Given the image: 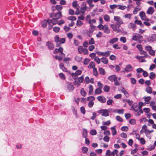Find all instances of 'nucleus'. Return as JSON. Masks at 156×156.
Instances as JSON below:
<instances>
[{
  "label": "nucleus",
  "mask_w": 156,
  "mask_h": 156,
  "mask_svg": "<svg viewBox=\"0 0 156 156\" xmlns=\"http://www.w3.org/2000/svg\"><path fill=\"white\" fill-rule=\"evenodd\" d=\"M60 30V28L57 27H53V30L55 33L58 32Z\"/></svg>",
  "instance_id": "obj_40"
},
{
  "label": "nucleus",
  "mask_w": 156,
  "mask_h": 156,
  "mask_svg": "<svg viewBox=\"0 0 156 156\" xmlns=\"http://www.w3.org/2000/svg\"><path fill=\"white\" fill-rule=\"evenodd\" d=\"M94 104V102L92 101H90L88 103V106L89 108L92 107Z\"/></svg>",
  "instance_id": "obj_64"
},
{
  "label": "nucleus",
  "mask_w": 156,
  "mask_h": 156,
  "mask_svg": "<svg viewBox=\"0 0 156 156\" xmlns=\"http://www.w3.org/2000/svg\"><path fill=\"white\" fill-rule=\"evenodd\" d=\"M121 129L122 131H127L128 129V128L127 126H123L121 127Z\"/></svg>",
  "instance_id": "obj_52"
},
{
  "label": "nucleus",
  "mask_w": 156,
  "mask_h": 156,
  "mask_svg": "<svg viewBox=\"0 0 156 156\" xmlns=\"http://www.w3.org/2000/svg\"><path fill=\"white\" fill-rule=\"evenodd\" d=\"M104 141L106 142H108L109 141L110 137L107 136H105L103 138Z\"/></svg>",
  "instance_id": "obj_44"
},
{
  "label": "nucleus",
  "mask_w": 156,
  "mask_h": 156,
  "mask_svg": "<svg viewBox=\"0 0 156 156\" xmlns=\"http://www.w3.org/2000/svg\"><path fill=\"white\" fill-rule=\"evenodd\" d=\"M156 67V65L155 64H153L151 65L150 66L149 69L150 70H153Z\"/></svg>",
  "instance_id": "obj_60"
},
{
  "label": "nucleus",
  "mask_w": 156,
  "mask_h": 156,
  "mask_svg": "<svg viewBox=\"0 0 156 156\" xmlns=\"http://www.w3.org/2000/svg\"><path fill=\"white\" fill-rule=\"evenodd\" d=\"M129 123L132 125H134L136 123V120L134 119H131L129 121Z\"/></svg>",
  "instance_id": "obj_55"
},
{
  "label": "nucleus",
  "mask_w": 156,
  "mask_h": 156,
  "mask_svg": "<svg viewBox=\"0 0 156 156\" xmlns=\"http://www.w3.org/2000/svg\"><path fill=\"white\" fill-rule=\"evenodd\" d=\"M120 136L124 138H126L127 137V134L124 133H121L120 134Z\"/></svg>",
  "instance_id": "obj_59"
},
{
  "label": "nucleus",
  "mask_w": 156,
  "mask_h": 156,
  "mask_svg": "<svg viewBox=\"0 0 156 156\" xmlns=\"http://www.w3.org/2000/svg\"><path fill=\"white\" fill-rule=\"evenodd\" d=\"M151 99V98L150 97L148 96L147 97H145L144 98V100L146 102V103L148 104L149 103V101Z\"/></svg>",
  "instance_id": "obj_42"
},
{
  "label": "nucleus",
  "mask_w": 156,
  "mask_h": 156,
  "mask_svg": "<svg viewBox=\"0 0 156 156\" xmlns=\"http://www.w3.org/2000/svg\"><path fill=\"white\" fill-rule=\"evenodd\" d=\"M154 8L152 7H150L147 11V13L148 14H152L154 13Z\"/></svg>",
  "instance_id": "obj_11"
},
{
  "label": "nucleus",
  "mask_w": 156,
  "mask_h": 156,
  "mask_svg": "<svg viewBox=\"0 0 156 156\" xmlns=\"http://www.w3.org/2000/svg\"><path fill=\"white\" fill-rule=\"evenodd\" d=\"M53 8H56L58 11H60L62 9V7L61 5H57L55 6L53 5Z\"/></svg>",
  "instance_id": "obj_24"
},
{
  "label": "nucleus",
  "mask_w": 156,
  "mask_h": 156,
  "mask_svg": "<svg viewBox=\"0 0 156 156\" xmlns=\"http://www.w3.org/2000/svg\"><path fill=\"white\" fill-rule=\"evenodd\" d=\"M80 110L81 112L83 114H85V110L83 106H82L80 108Z\"/></svg>",
  "instance_id": "obj_61"
},
{
  "label": "nucleus",
  "mask_w": 156,
  "mask_h": 156,
  "mask_svg": "<svg viewBox=\"0 0 156 156\" xmlns=\"http://www.w3.org/2000/svg\"><path fill=\"white\" fill-rule=\"evenodd\" d=\"M104 91L105 92H108L109 90V87L107 85H105L103 88Z\"/></svg>",
  "instance_id": "obj_41"
},
{
  "label": "nucleus",
  "mask_w": 156,
  "mask_h": 156,
  "mask_svg": "<svg viewBox=\"0 0 156 156\" xmlns=\"http://www.w3.org/2000/svg\"><path fill=\"white\" fill-rule=\"evenodd\" d=\"M82 59V57L78 56H76L75 58V60L78 62L81 61Z\"/></svg>",
  "instance_id": "obj_36"
},
{
  "label": "nucleus",
  "mask_w": 156,
  "mask_h": 156,
  "mask_svg": "<svg viewBox=\"0 0 156 156\" xmlns=\"http://www.w3.org/2000/svg\"><path fill=\"white\" fill-rule=\"evenodd\" d=\"M62 16V12L60 11H58L56 13H54V18L58 20L61 18Z\"/></svg>",
  "instance_id": "obj_7"
},
{
  "label": "nucleus",
  "mask_w": 156,
  "mask_h": 156,
  "mask_svg": "<svg viewBox=\"0 0 156 156\" xmlns=\"http://www.w3.org/2000/svg\"><path fill=\"white\" fill-rule=\"evenodd\" d=\"M118 40V39L117 37L114 38L110 40L109 43L110 44H113L114 43L117 42Z\"/></svg>",
  "instance_id": "obj_23"
},
{
  "label": "nucleus",
  "mask_w": 156,
  "mask_h": 156,
  "mask_svg": "<svg viewBox=\"0 0 156 156\" xmlns=\"http://www.w3.org/2000/svg\"><path fill=\"white\" fill-rule=\"evenodd\" d=\"M82 73V71L80 70H77L75 73H72L71 74V76L74 80L77 79V76L80 75Z\"/></svg>",
  "instance_id": "obj_3"
},
{
  "label": "nucleus",
  "mask_w": 156,
  "mask_h": 156,
  "mask_svg": "<svg viewBox=\"0 0 156 156\" xmlns=\"http://www.w3.org/2000/svg\"><path fill=\"white\" fill-rule=\"evenodd\" d=\"M156 76V75L153 72H151L150 73L149 77L150 79L151 80H153L154 79Z\"/></svg>",
  "instance_id": "obj_28"
},
{
  "label": "nucleus",
  "mask_w": 156,
  "mask_h": 156,
  "mask_svg": "<svg viewBox=\"0 0 156 156\" xmlns=\"http://www.w3.org/2000/svg\"><path fill=\"white\" fill-rule=\"evenodd\" d=\"M108 79L110 81L113 82L117 79V76L115 75H113L110 76L108 78Z\"/></svg>",
  "instance_id": "obj_13"
},
{
  "label": "nucleus",
  "mask_w": 156,
  "mask_h": 156,
  "mask_svg": "<svg viewBox=\"0 0 156 156\" xmlns=\"http://www.w3.org/2000/svg\"><path fill=\"white\" fill-rule=\"evenodd\" d=\"M133 69V67L130 65L128 64L126 66L124 70L122 72H123L128 73L132 71Z\"/></svg>",
  "instance_id": "obj_4"
},
{
  "label": "nucleus",
  "mask_w": 156,
  "mask_h": 156,
  "mask_svg": "<svg viewBox=\"0 0 156 156\" xmlns=\"http://www.w3.org/2000/svg\"><path fill=\"white\" fill-rule=\"evenodd\" d=\"M111 51H108L105 52H104L103 56L108 57L110 55V53Z\"/></svg>",
  "instance_id": "obj_49"
},
{
  "label": "nucleus",
  "mask_w": 156,
  "mask_h": 156,
  "mask_svg": "<svg viewBox=\"0 0 156 156\" xmlns=\"http://www.w3.org/2000/svg\"><path fill=\"white\" fill-rule=\"evenodd\" d=\"M97 131L95 129H92L91 130L90 133L92 135H95L97 134Z\"/></svg>",
  "instance_id": "obj_56"
},
{
  "label": "nucleus",
  "mask_w": 156,
  "mask_h": 156,
  "mask_svg": "<svg viewBox=\"0 0 156 156\" xmlns=\"http://www.w3.org/2000/svg\"><path fill=\"white\" fill-rule=\"evenodd\" d=\"M97 100L100 102L105 103L106 102V99L103 96H100L97 97Z\"/></svg>",
  "instance_id": "obj_6"
},
{
  "label": "nucleus",
  "mask_w": 156,
  "mask_h": 156,
  "mask_svg": "<svg viewBox=\"0 0 156 156\" xmlns=\"http://www.w3.org/2000/svg\"><path fill=\"white\" fill-rule=\"evenodd\" d=\"M63 51V48L61 47H60L59 48H55L53 51V53L54 54H56L58 52L60 53L61 52Z\"/></svg>",
  "instance_id": "obj_15"
},
{
  "label": "nucleus",
  "mask_w": 156,
  "mask_h": 156,
  "mask_svg": "<svg viewBox=\"0 0 156 156\" xmlns=\"http://www.w3.org/2000/svg\"><path fill=\"white\" fill-rule=\"evenodd\" d=\"M145 91L148 93L151 94L152 92V88L150 87H148L146 88Z\"/></svg>",
  "instance_id": "obj_26"
},
{
  "label": "nucleus",
  "mask_w": 156,
  "mask_h": 156,
  "mask_svg": "<svg viewBox=\"0 0 156 156\" xmlns=\"http://www.w3.org/2000/svg\"><path fill=\"white\" fill-rule=\"evenodd\" d=\"M83 24V22L81 21L78 20L77 21L76 23V25L78 27H80Z\"/></svg>",
  "instance_id": "obj_39"
},
{
  "label": "nucleus",
  "mask_w": 156,
  "mask_h": 156,
  "mask_svg": "<svg viewBox=\"0 0 156 156\" xmlns=\"http://www.w3.org/2000/svg\"><path fill=\"white\" fill-rule=\"evenodd\" d=\"M93 69V75L95 76H97L98 75V72L97 69L96 68H94Z\"/></svg>",
  "instance_id": "obj_33"
},
{
  "label": "nucleus",
  "mask_w": 156,
  "mask_h": 156,
  "mask_svg": "<svg viewBox=\"0 0 156 156\" xmlns=\"http://www.w3.org/2000/svg\"><path fill=\"white\" fill-rule=\"evenodd\" d=\"M48 24L50 25L51 23H52L53 25H55L57 23L58 20L54 18H53L51 20L48 21Z\"/></svg>",
  "instance_id": "obj_10"
},
{
  "label": "nucleus",
  "mask_w": 156,
  "mask_h": 156,
  "mask_svg": "<svg viewBox=\"0 0 156 156\" xmlns=\"http://www.w3.org/2000/svg\"><path fill=\"white\" fill-rule=\"evenodd\" d=\"M111 27L114 31H116L117 30L118 25L116 24H112L111 25Z\"/></svg>",
  "instance_id": "obj_16"
},
{
  "label": "nucleus",
  "mask_w": 156,
  "mask_h": 156,
  "mask_svg": "<svg viewBox=\"0 0 156 156\" xmlns=\"http://www.w3.org/2000/svg\"><path fill=\"white\" fill-rule=\"evenodd\" d=\"M114 20L117 22L116 24L118 25V28H119L121 24H123V22L122 19L119 16H114Z\"/></svg>",
  "instance_id": "obj_1"
},
{
  "label": "nucleus",
  "mask_w": 156,
  "mask_h": 156,
  "mask_svg": "<svg viewBox=\"0 0 156 156\" xmlns=\"http://www.w3.org/2000/svg\"><path fill=\"white\" fill-rule=\"evenodd\" d=\"M83 137L86 138L87 136V130L85 129H84L83 130L82 133Z\"/></svg>",
  "instance_id": "obj_17"
},
{
  "label": "nucleus",
  "mask_w": 156,
  "mask_h": 156,
  "mask_svg": "<svg viewBox=\"0 0 156 156\" xmlns=\"http://www.w3.org/2000/svg\"><path fill=\"white\" fill-rule=\"evenodd\" d=\"M90 60L87 58H85L83 61V63L85 65H87L90 62Z\"/></svg>",
  "instance_id": "obj_48"
},
{
  "label": "nucleus",
  "mask_w": 156,
  "mask_h": 156,
  "mask_svg": "<svg viewBox=\"0 0 156 156\" xmlns=\"http://www.w3.org/2000/svg\"><path fill=\"white\" fill-rule=\"evenodd\" d=\"M67 88L69 91H71L73 90L74 88L73 85L70 83H68Z\"/></svg>",
  "instance_id": "obj_12"
},
{
  "label": "nucleus",
  "mask_w": 156,
  "mask_h": 156,
  "mask_svg": "<svg viewBox=\"0 0 156 156\" xmlns=\"http://www.w3.org/2000/svg\"><path fill=\"white\" fill-rule=\"evenodd\" d=\"M98 113L101 114L102 116L107 117L109 115V112L107 109H101L97 111Z\"/></svg>",
  "instance_id": "obj_2"
},
{
  "label": "nucleus",
  "mask_w": 156,
  "mask_h": 156,
  "mask_svg": "<svg viewBox=\"0 0 156 156\" xmlns=\"http://www.w3.org/2000/svg\"><path fill=\"white\" fill-rule=\"evenodd\" d=\"M104 18L106 21L108 22L110 20V17L108 15L106 14L104 16Z\"/></svg>",
  "instance_id": "obj_37"
},
{
  "label": "nucleus",
  "mask_w": 156,
  "mask_h": 156,
  "mask_svg": "<svg viewBox=\"0 0 156 156\" xmlns=\"http://www.w3.org/2000/svg\"><path fill=\"white\" fill-rule=\"evenodd\" d=\"M95 44V41L93 38H91L89 41V44L90 45L93 44Z\"/></svg>",
  "instance_id": "obj_53"
},
{
  "label": "nucleus",
  "mask_w": 156,
  "mask_h": 156,
  "mask_svg": "<svg viewBox=\"0 0 156 156\" xmlns=\"http://www.w3.org/2000/svg\"><path fill=\"white\" fill-rule=\"evenodd\" d=\"M141 51V52H140V54L144 55V56H142L143 57H146L149 56L147 54V52L146 51L142 50V51Z\"/></svg>",
  "instance_id": "obj_34"
},
{
  "label": "nucleus",
  "mask_w": 156,
  "mask_h": 156,
  "mask_svg": "<svg viewBox=\"0 0 156 156\" xmlns=\"http://www.w3.org/2000/svg\"><path fill=\"white\" fill-rule=\"evenodd\" d=\"M95 99V98L93 96H90L88 97L87 98V101H89L90 100H91L92 101L94 100Z\"/></svg>",
  "instance_id": "obj_46"
},
{
  "label": "nucleus",
  "mask_w": 156,
  "mask_h": 156,
  "mask_svg": "<svg viewBox=\"0 0 156 156\" xmlns=\"http://www.w3.org/2000/svg\"><path fill=\"white\" fill-rule=\"evenodd\" d=\"M98 71L100 74L102 75H105L106 74V72L105 69L102 67L99 68Z\"/></svg>",
  "instance_id": "obj_14"
},
{
  "label": "nucleus",
  "mask_w": 156,
  "mask_h": 156,
  "mask_svg": "<svg viewBox=\"0 0 156 156\" xmlns=\"http://www.w3.org/2000/svg\"><path fill=\"white\" fill-rule=\"evenodd\" d=\"M156 40V34H153L150 37V41H154Z\"/></svg>",
  "instance_id": "obj_30"
},
{
  "label": "nucleus",
  "mask_w": 156,
  "mask_h": 156,
  "mask_svg": "<svg viewBox=\"0 0 156 156\" xmlns=\"http://www.w3.org/2000/svg\"><path fill=\"white\" fill-rule=\"evenodd\" d=\"M46 45L48 47V48L49 49L52 50L54 48V45L49 41L47 42L46 43Z\"/></svg>",
  "instance_id": "obj_9"
},
{
  "label": "nucleus",
  "mask_w": 156,
  "mask_h": 156,
  "mask_svg": "<svg viewBox=\"0 0 156 156\" xmlns=\"http://www.w3.org/2000/svg\"><path fill=\"white\" fill-rule=\"evenodd\" d=\"M102 28H100V30H104V32L106 34H108L110 33V30L109 29L108 26L107 25L103 26L101 25Z\"/></svg>",
  "instance_id": "obj_5"
},
{
  "label": "nucleus",
  "mask_w": 156,
  "mask_h": 156,
  "mask_svg": "<svg viewBox=\"0 0 156 156\" xmlns=\"http://www.w3.org/2000/svg\"><path fill=\"white\" fill-rule=\"evenodd\" d=\"M140 10L141 9L139 7H138V6H137L135 8L134 11H133V13L134 14H137V12Z\"/></svg>",
  "instance_id": "obj_29"
},
{
  "label": "nucleus",
  "mask_w": 156,
  "mask_h": 156,
  "mask_svg": "<svg viewBox=\"0 0 156 156\" xmlns=\"http://www.w3.org/2000/svg\"><path fill=\"white\" fill-rule=\"evenodd\" d=\"M149 53L152 56H154L155 54V51L152 49L150 51H149Z\"/></svg>",
  "instance_id": "obj_63"
},
{
  "label": "nucleus",
  "mask_w": 156,
  "mask_h": 156,
  "mask_svg": "<svg viewBox=\"0 0 156 156\" xmlns=\"http://www.w3.org/2000/svg\"><path fill=\"white\" fill-rule=\"evenodd\" d=\"M87 7H81L80 9V10L81 13L83 14L85 13L86 10L87 9Z\"/></svg>",
  "instance_id": "obj_35"
},
{
  "label": "nucleus",
  "mask_w": 156,
  "mask_h": 156,
  "mask_svg": "<svg viewBox=\"0 0 156 156\" xmlns=\"http://www.w3.org/2000/svg\"><path fill=\"white\" fill-rule=\"evenodd\" d=\"M68 20H72L74 21L76 20V18L75 16H69L68 18Z\"/></svg>",
  "instance_id": "obj_58"
},
{
  "label": "nucleus",
  "mask_w": 156,
  "mask_h": 156,
  "mask_svg": "<svg viewBox=\"0 0 156 156\" xmlns=\"http://www.w3.org/2000/svg\"><path fill=\"white\" fill-rule=\"evenodd\" d=\"M136 26V25L134 23H130L128 25V27L129 28H134Z\"/></svg>",
  "instance_id": "obj_38"
},
{
  "label": "nucleus",
  "mask_w": 156,
  "mask_h": 156,
  "mask_svg": "<svg viewBox=\"0 0 156 156\" xmlns=\"http://www.w3.org/2000/svg\"><path fill=\"white\" fill-rule=\"evenodd\" d=\"M90 28L89 30V32L90 33H92L95 30V26L92 24H90Z\"/></svg>",
  "instance_id": "obj_19"
},
{
  "label": "nucleus",
  "mask_w": 156,
  "mask_h": 156,
  "mask_svg": "<svg viewBox=\"0 0 156 156\" xmlns=\"http://www.w3.org/2000/svg\"><path fill=\"white\" fill-rule=\"evenodd\" d=\"M130 79L131 80V83L132 84H136V81L135 78L131 77L130 78Z\"/></svg>",
  "instance_id": "obj_51"
},
{
  "label": "nucleus",
  "mask_w": 156,
  "mask_h": 156,
  "mask_svg": "<svg viewBox=\"0 0 156 156\" xmlns=\"http://www.w3.org/2000/svg\"><path fill=\"white\" fill-rule=\"evenodd\" d=\"M112 130V134L113 136H115L117 133V131L115 129V126H114L111 128Z\"/></svg>",
  "instance_id": "obj_27"
},
{
  "label": "nucleus",
  "mask_w": 156,
  "mask_h": 156,
  "mask_svg": "<svg viewBox=\"0 0 156 156\" xmlns=\"http://www.w3.org/2000/svg\"><path fill=\"white\" fill-rule=\"evenodd\" d=\"M102 92V91L101 89L100 88H97L95 90V94H101Z\"/></svg>",
  "instance_id": "obj_21"
},
{
  "label": "nucleus",
  "mask_w": 156,
  "mask_h": 156,
  "mask_svg": "<svg viewBox=\"0 0 156 156\" xmlns=\"http://www.w3.org/2000/svg\"><path fill=\"white\" fill-rule=\"evenodd\" d=\"M96 20L94 19L91 20L90 19H89L88 20V23L90 24H92V23H96Z\"/></svg>",
  "instance_id": "obj_54"
},
{
  "label": "nucleus",
  "mask_w": 156,
  "mask_h": 156,
  "mask_svg": "<svg viewBox=\"0 0 156 156\" xmlns=\"http://www.w3.org/2000/svg\"><path fill=\"white\" fill-rule=\"evenodd\" d=\"M120 40L122 41L123 43H125L126 42V38L125 37H120Z\"/></svg>",
  "instance_id": "obj_62"
},
{
  "label": "nucleus",
  "mask_w": 156,
  "mask_h": 156,
  "mask_svg": "<svg viewBox=\"0 0 156 156\" xmlns=\"http://www.w3.org/2000/svg\"><path fill=\"white\" fill-rule=\"evenodd\" d=\"M122 91L127 97L129 96V94L128 92L125 89H123V90H122Z\"/></svg>",
  "instance_id": "obj_57"
},
{
  "label": "nucleus",
  "mask_w": 156,
  "mask_h": 156,
  "mask_svg": "<svg viewBox=\"0 0 156 156\" xmlns=\"http://www.w3.org/2000/svg\"><path fill=\"white\" fill-rule=\"evenodd\" d=\"M95 64L94 62L93 61H92L90 62L89 64V65L88 66V67L89 68H91L94 69V68H95Z\"/></svg>",
  "instance_id": "obj_20"
},
{
  "label": "nucleus",
  "mask_w": 156,
  "mask_h": 156,
  "mask_svg": "<svg viewBox=\"0 0 156 156\" xmlns=\"http://www.w3.org/2000/svg\"><path fill=\"white\" fill-rule=\"evenodd\" d=\"M84 49V48L82 46H79L78 47V51L79 53L81 54L83 52Z\"/></svg>",
  "instance_id": "obj_31"
},
{
  "label": "nucleus",
  "mask_w": 156,
  "mask_h": 156,
  "mask_svg": "<svg viewBox=\"0 0 156 156\" xmlns=\"http://www.w3.org/2000/svg\"><path fill=\"white\" fill-rule=\"evenodd\" d=\"M136 47L140 51H142L143 50V48L141 44H137L136 46Z\"/></svg>",
  "instance_id": "obj_45"
},
{
  "label": "nucleus",
  "mask_w": 156,
  "mask_h": 156,
  "mask_svg": "<svg viewBox=\"0 0 156 156\" xmlns=\"http://www.w3.org/2000/svg\"><path fill=\"white\" fill-rule=\"evenodd\" d=\"M101 62L104 64H107L108 62V59L106 57H103L101 58Z\"/></svg>",
  "instance_id": "obj_18"
},
{
  "label": "nucleus",
  "mask_w": 156,
  "mask_h": 156,
  "mask_svg": "<svg viewBox=\"0 0 156 156\" xmlns=\"http://www.w3.org/2000/svg\"><path fill=\"white\" fill-rule=\"evenodd\" d=\"M59 66L61 69L63 71L66 72L67 71V69L64 66V64L62 63H60L59 64Z\"/></svg>",
  "instance_id": "obj_22"
},
{
  "label": "nucleus",
  "mask_w": 156,
  "mask_h": 156,
  "mask_svg": "<svg viewBox=\"0 0 156 156\" xmlns=\"http://www.w3.org/2000/svg\"><path fill=\"white\" fill-rule=\"evenodd\" d=\"M50 20V19H48L47 20H44L43 21L41 22V25L42 27H43L45 28L46 27L47 23L48 24V21Z\"/></svg>",
  "instance_id": "obj_8"
},
{
  "label": "nucleus",
  "mask_w": 156,
  "mask_h": 156,
  "mask_svg": "<svg viewBox=\"0 0 156 156\" xmlns=\"http://www.w3.org/2000/svg\"><path fill=\"white\" fill-rule=\"evenodd\" d=\"M88 151V148L85 147H83L82 148V151L84 153H86Z\"/></svg>",
  "instance_id": "obj_32"
},
{
  "label": "nucleus",
  "mask_w": 156,
  "mask_h": 156,
  "mask_svg": "<svg viewBox=\"0 0 156 156\" xmlns=\"http://www.w3.org/2000/svg\"><path fill=\"white\" fill-rule=\"evenodd\" d=\"M93 87L92 85H90L89 86V91L88 94L89 95H92L93 94Z\"/></svg>",
  "instance_id": "obj_25"
},
{
  "label": "nucleus",
  "mask_w": 156,
  "mask_h": 156,
  "mask_svg": "<svg viewBox=\"0 0 156 156\" xmlns=\"http://www.w3.org/2000/svg\"><path fill=\"white\" fill-rule=\"evenodd\" d=\"M94 61L96 62L98 64H100L101 62L100 59L97 56L94 58Z\"/></svg>",
  "instance_id": "obj_43"
},
{
  "label": "nucleus",
  "mask_w": 156,
  "mask_h": 156,
  "mask_svg": "<svg viewBox=\"0 0 156 156\" xmlns=\"http://www.w3.org/2000/svg\"><path fill=\"white\" fill-rule=\"evenodd\" d=\"M80 93L83 96H85L86 94L85 91L83 88L81 89L80 90Z\"/></svg>",
  "instance_id": "obj_47"
},
{
  "label": "nucleus",
  "mask_w": 156,
  "mask_h": 156,
  "mask_svg": "<svg viewBox=\"0 0 156 156\" xmlns=\"http://www.w3.org/2000/svg\"><path fill=\"white\" fill-rule=\"evenodd\" d=\"M139 16L140 17L141 19L142 18L146 16L145 13L143 11L140 12L139 13Z\"/></svg>",
  "instance_id": "obj_50"
}]
</instances>
